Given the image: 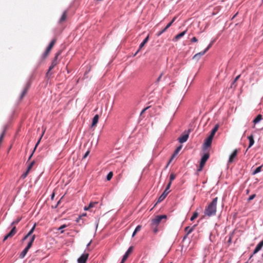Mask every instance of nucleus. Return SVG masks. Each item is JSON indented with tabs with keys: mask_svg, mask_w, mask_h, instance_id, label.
Returning a JSON list of instances; mask_svg holds the SVG:
<instances>
[{
	"mask_svg": "<svg viewBox=\"0 0 263 263\" xmlns=\"http://www.w3.org/2000/svg\"><path fill=\"white\" fill-rule=\"evenodd\" d=\"M29 87V85L27 84V86H26V87L25 88V89L23 90V91L21 94V98H23V97L25 95Z\"/></svg>",
	"mask_w": 263,
	"mask_h": 263,
	"instance_id": "a878e982",
	"label": "nucleus"
},
{
	"mask_svg": "<svg viewBox=\"0 0 263 263\" xmlns=\"http://www.w3.org/2000/svg\"><path fill=\"white\" fill-rule=\"evenodd\" d=\"M132 251H133V247H130L128 249L127 251L125 252L124 255H123V258H122V262H124L126 260V259L128 257V256L130 254V253H131Z\"/></svg>",
	"mask_w": 263,
	"mask_h": 263,
	"instance_id": "9d476101",
	"label": "nucleus"
},
{
	"mask_svg": "<svg viewBox=\"0 0 263 263\" xmlns=\"http://www.w3.org/2000/svg\"><path fill=\"white\" fill-rule=\"evenodd\" d=\"M214 42V41H213L212 42H211V43L208 45V46L205 49V50L204 51H205V53L211 48V47L212 46V45L213 44Z\"/></svg>",
	"mask_w": 263,
	"mask_h": 263,
	"instance_id": "e433bc0d",
	"label": "nucleus"
},
{
	"mask_svg": "<svg viewBox=\"0 0 263 263\" xmlns=\"http://www.w3.org/2000/svg\"><path fill=\"white\" fill-rule=\"evenodd\" d=\"M240 76V75H238V76H237L235 78V80H234V82H236V81H237V80H238V79L239 78Z\"/></svg>",
	"mask_w": 263,
	"mask_h": 263,
	"instance_id": "603ef678",
	"label": "nucleus"
},
{
	"mask_svg": "<svg viewBox=\"0 0 263 263\" xmlns=\"http://www.w3.org/2000/svg\"><path fill=\"white\" fill-rule=\"evenodd\" d=\"M187 235H188L186 234V235L184 237L183 239H185L187 237Z\"/></svg>",
	"mask_w": 263,
	"mask_h": 263,
	"instance_id": "052dcab7",
	"label": "nucleus"
},
{
	"mask_svg": "<svg viewBox=\"0 0 263 263\" xmlns=\"http://www.w3.org/2000/svg\"><path fill=\"white\" fill-rule=\"evenodd\" d=\"M263 247V240H261L257 245V246L256 247V248H255L254 251H253V253L252 255H251L250 256V258H251L253 255L256 254L257 253H258L260 250H261V249H262Z\"/></svg>",
	"mask_w": 263,
	"mask_h": 263,
	"instance_id": "6e6552de",
	"label": "nucleus"
},
{
	"mask_svg": "<svg viewBox=\"0 0 263 263\" xmlns=\"http://www.w3.org/2000/svg\"><path fill=\"white\" fill-rule=\"evenodd\" d=\"M44 133V132L42 133V136H41V137L40 138V139H39V140L37 141V143H36L35 146V147H34V149H33V151L32 152V153H31V155H30V156H29V158H28V160H30V159H31V157L32 156V155H33V152H34V151L35 150V149H36V147L37 146L38 144H39V143H40V141H41V139H42V136H43V135Z\"/></svg>",
	"mask_w": 263,
	"mask_h": 263,
	"instance_id": "412c9836",
	"label": "nucleus"
},
{
	"mask_svg": "<svg viewBox=\"0 0 263 263\" xmlns=\"http://www.w3.org/2000/svg\"><path fill=\"white\" fill-rule=\"evenodd\" d=\"M121 263H124V262H122V260H121Z\"/></svg>",
	"mask_w": 263,
	"mask_h": 263,
	"instance_id": "774afa93",
	"label": "nucleus"
},
{
	"mask_svg": "<svg viewBox=\"0 0 263 263\" xmlns=\"http://www.w3.org/2000/svg\"><path fill=\"white\" fill-rule=\"evenodd\" d=\"M213 138V137L209 136L208 138L205 140V141L204 143V146L205 148H208L211 146Z\"/></svg>",
	"mask_w": 263,
	"mask_h": 263,
	"instance_id": "9b49d317",
	"label": "nucleus"
},
{
	"mask_svg": "<svg viewBox=\"0 0 263 263\" xmlns=\"http://www.w3.org/2000/svg\"><path fill=\"white\" fill-rule=\"evenodd\" d=\"M66 11H65L63 13V14H62V15L61 16V17L60 19V22H62L66 20Z\"/></svg>",
	"mask_w": 263,
	"mask_h": 263,
	"instance_id": "cd10ccee",
	"label": "nucleus"
},
{
	"mask_svg": "<svg viewBox=\"0 0 263 263\" xmlns=\"http://www.w3.org/2000/svg\"><path fill=\"white\" fill-rule=\"evenodd\" d=\"M205 53V51H204L198 52L194 55V56L193 57V59L198 61V60H199L201 56L203 55Z\"/></svg>",
	"mask_w": 263,
	"mask_h": 263,
	"instance_id": "6ab92c4d",
	"label": "nucleus"
},
{
	"mask_svg": "<svg viewBox=\"0 0 263 263\" xmlns=\"http://www.w3.org/2000/svg\"><path fill=\"white\" fill-rule=\"evenodd\" d=\"M233 235V233H232L231 234V235L230 236H229V239H228V242L229 243H230L231 242Z\"/></svg>",
	"mask_w": 263,
	"mask_h": 263,
	"instance_id": "a18cd8bd",
	"label": "nucleus"
},
{
	"mask_svg": "<svg viewBox=\"0 0 263 263\" xmlns=\"http://www.w3.org/2000/svg\"><path fill=\"white\" fill-rule=\"evenodd\" d=\"M181 148H182L181 145H180L178 147H177V148L176 149V150L175 151V152L174 153V156H176L178 154L179 151L181 150Z\"/></svg>",
	"mask_w": 263,
	"mask_h": 263,
	"instance_id": "2f4dec72",
	"label": "nucleus"
},
{
	"mask_svg": "<svg viewBox=\"0 0 263 263\" xmlns=\"http://www.w3.org/2000/svg\"><path fill=\"white\" fill-rule=\"evenodd\" d=\"M35 227H36V223H35L34 224L33 227L31 228V229L29 231V232L27 233V234L26 235H25L24 236V237L23 238V241L26 240L28 237H29L30 235H31V234H32V233L34 231Z\"/></svg>",
	"mask_w": 263,
	"mask_h": 263,
	"instance_id": "f8f14e48",
	"label": "nucleus"
},
{
	"mask_svg": "<svg viewBox=\"0 0 263 263\" xmlns=\"http://www.w3.org/2000/svg\"><path fill=\"white\" fill-rule=\"evenodd\" d=\"M248 139L249 141V145L247 151H248V149L250 148L254 143V137L252 135L249 136L248 137Z\"/></svg>",
	"mask_w": 263,
	"mask_h": 263,
	"instance_id": "ddd939ff",
	"label": "nucleus"
},
{
	"mask_svg": "<svg viewBox=\"0 0 263 263\" xmlns=\"http://www.w3.org/2000/svg\"><path fill=\"white\" fill-rule=\"evenodd\" d=\"M149 106L148 107H145L144 108L141 112V115L143 114L148 108H149Z\"/></svg>",
	"mask_w": 263,
	"mask_h": 263,
	"instance_id": "3c124183",
	"label": "nucleus"
},
{
	"mask_svg": "<svg viewBox=\"0 0 263 263\" xmlns=\"http://www.w3.org/2000/svg\"><path fill=\"white\" fill-rule=\"evenodd\" d=\"M166 216L165 215L157 216L152 221V227H157L163 219H166Z\"/></svg>",
	"mask_w": 263,
	"mask_h": 263,
	"instance_id": "f03ea898",
	"label": "nucleus"
},
{
	"mask_svg": "<svg viewBox=\"0 0 263 263\" xmlns=\"http://www.w3.org/2000/svg\"><path fill=\"white\" fill-rule=\"evenodd\" d=\"M186 32V30H185V31L179 33L178 34H177V35L175 36L173 41H177V40L180 39L181 37H183L185 35Z\"/></svg>",
	"mask_w": 263,
	"mask_h": 263,
	"instance_id": "a211bd4d",
	"label": "nucleus"
},
{
	"mask_svg": "<svg viewBox=\"0 0 263 263\" xmlns=\"http://www.w3.org/2000/svg\"><path fill=\"white\" fill-rule=\"evenodd\" d=\"M175 177H176V175L175 174H174V173L171 174L170 176V181L169 182V183H171V184H172V181L175 179Z\"/></svg>",
	"mask_w": 263,
	"mask_h": 263,
	"instance_id": "c756f323",
	"label": "nucleus"
},
{
	"mask_svg": "<svg viewBox=\"0 0 263 263\" xmlns=\"http://www.w3.org/2000/svg\"><path fill=\"white\" fill-rule=\"evenodd\" d=\"M149 39V36L148 35L143 41V42L140 44L139 47V50H140L142 47L145 45V44L148 42Z\"/></svg>",
	"mask_w": 263,
	"mask_h": 263,
	"instance_id": "aec40b11",
	"label": "nucleus"
},
{
	"mask_svg": "<svg viewBox=\"0 0 263 263\" xmlns=\"http://www.w3.org/2000/svg\"><path fill=\"white\" fill-rule=\"evenodd\" d=\"M58 54H57L55 57L54 60L52 61L51 64L49 67L48 71L46 73L47 77L50 76L51 73H50V71L57 65V57Z\"/></svg>",
	"mask_w": 263,
	"mask_h": 263,
	"instance_id": "39448f33",
	"label": "nucleus"
},
{
	"mask_svg": "<svg viewBox=\"0 0 263 263\" xmlns=\"http://www.w3.org/2000/svg\"><path fill=\"white\" fill-rule=\"evenodd\" d=\"M153 229V232L154 233H157L158 232V229L157 228V227L156 226H154V227H152Z\"/></svg>",
	"mask_w": 263,
	"mask_h": 263,
	"instance_id": "37998d69",
	"label": "nucleus"
},
{
	"mask_svg": "<svg viewBox=\"0 0 263 263\" xmlns=\"http://www.w3.org/2000/svg\"><path fill=\"white\" fill-rule=\"evenodd\" d=\"M99 118V117L98 115H96L93 117L92 121L91 127L95 126L97 125L98 122Z\"/></svg>",
	"mask_w": 263,
	"mask_h": 263,
	"instance_id": "2eb2a0df",
	"label": "nucleus"
},
{
	"mask_svg": "<svg viewBox=\"0 0 263 263\" xmlns=\"http://www.w3.org/2000/svg\"><path fill=\"white\" fill-rule=\"evenodd\" d=\"M194 227L195 226L191 228L189 227H187L185 228V231H187V235H189V234L192 232V231L194 230Z\"/></svg>",
	"mask_w": 263,
	"mask_h": 263,
	"instance_id": "bb28decb",
	"label": "nucleus"
},
{
	"mask_svg": "<svg viewBox=\"0 0 263 263\" xmlns=\"http://www.w3.org/2000/svg\"><path fill=\"white\" fill-rule=\"evenodd\" d=\"M141 226L138 225V226H137L136 229H135L134 232L133 233L132 237H134L136 235V234L141 230Z\"/></svg>",
	"mask_w": 263,
	"mask_h": 263,
	"instance_id": "393cba45",
	"label": "nucleus"
},
{
	"mask_svg": "<svg viewBox=\"0 0 263 263\" xmlns=\"http://www.w3.org/2000/svg\"><path fill=\"white\" fill-rule=\"evenodd\" d=\"M35 235H32L30 241L33 242V241L35 239Z\"/></svg>",
	"mask_w": 263,
	"mask_h": 263,
	"instance_id": "8fccbe9b",
	"label": "nucleus"
},
{
	"mask_svg": "<svg viewBox=\"0 0 263 263\" xmlns=\"http://www.w3.org/2000/svg\"><path fill=\"white\" fill-rule=\"evenodd\" d=\"M29 171H28V170H27L26 172H25V173L24 174V177H26V176L27 175L28 173H29Z\"/></svg>",
	"mask_w": 263,
	"mask_h": 263,
	"instance_id": "864d4df0",
	"label": "nucleus"
},
{
	"mask_svg": "<svg viewBox=\"0 0 263 263\" xmlns=\"http://www.w3.org/2000/svg\"><path fill=\"white\" fill-rule=\"evenodd\" d=\"M67 227L66 224H63L60 227L58 228V230L61 231V233H63L64 232L63 229Z\"/></svg>",
	"mask_w": 263,
	"mask_h": 263,
	"instance_id": "72a5a7b5",
	"label": "nucleus"
},
{
	"mask_svg": "<svg viewBox=\"0 0 263 263\" xmlns=\"http://www.w3.org/2000/svg\"><path fill=\"white\" fill-rule=\"evenodd\" d=\"M262 116L261 115H258L253 120V122L254 124H257L261 120Z\"/></svg>",
	"mask_w": 263,
	"mask_h": 263,
	"instance_id": "5701e85b",
	"label": "nucleus"
},
{
	"mask_svg": "<svg viewBox=\"0 0 263 263\" xmlns=\"http://www.w3.org/2000/svg\"><path fill=\"white\" fill-rule=\"evenodd\" d=\"M88 253H83L78 259V263H86L88 257Z\"/></svg>",
	"mask_w": 263,
	"mask_h": 263,
	"instance_id": "423d86ee",
	"label": "nucleus"
},
{
	"mask_svg": "<svg viewBox=\"0 0 263 263\" xmlns=\"http://www.w3.org/2000/svg\"><path fill=\"white\" fill-rule=\"evenodd\" d=\"M162 76H163V73H161L156 80L157 83H158L160 81V79H161Z\"/></svg>",
	"mask_w": 263,
	"mask_h": 263,
	"instance_id": "79ce46f5",
	"label": "nucleus"
},
{
	"mask_svg": "<svg viewBox=\"0 0 263 263\" xmlns=\"http://www.w3.org/2000/svg\"><path fill=\"white\" fill-rule=\"evenodd\" d=\"M218 198H214L204 210V215L208 217L214 216L216 213Z\"/></svg>",
	"mask_w": 263,
	"mask_h": 263,
	"instance_id": "f257e3e1",
	"label": "nucleus"
},
{
	"mask_svg": "<svg viewBox=\"0 0 263 263\" xmlns=\"http://www.w3.org/2000/svg\"><path fill=\"white\" fill-rule=\"evenodd\" d=\"M176 156H174V153L173 154V155H172L170 161L168 162V164H167V166L166 167H167V166L169 165V164L170 163V162H171V161Z\"/></svg>",
	"mask_w": 263,
	"mask_h": 263,
	"instance_id": "c03bdc74",
	"label": "nucleus"
},
{
	"mask_svg": "<svg viewBox=\"0 0 263 263\" xmlns=\"http://www.w3.org/2000/svg\"><path fill=\"white\" fill-rule=\"evenodd\" d=\"M190 132V130H189L188 133L181 136L180 137H179L178 138V141L180 143H184L185 142H186L187 140L189 137V133Z\"/></svg>",
	"mask_w": 263,
	"mask_h": 263,
	"instance_id": "1a4fd4ad",
	"label": "nucleus"
},
{
	"mask_svg": "<svg viewBox=\"0 0 263 263\" xmlns=\"http://www.w3.org/2000/svg\"><path fill=\"white\" fill-rule=\"evenodd\" d=\"M219 128V125L218 124H216L215 125L214 127L212 129L211 132V134L209 136H210L211 137H214L216 132L217 131L218 129Z\"/></svg>",
	"mask_w": 263,
	"mask_h": 263,
	"instance_id": "f3484780",
	"label": "nucleus"
},
{
	"mask_svg": "<svg viewBox=\"0 0 263 263\" xmlns=\"http://www.w3.org/2000/svg\"><path fill=\"white\" fill-rule=\"evenodd\" d=\"M198 216V213L196 212H195L192 216L191 217V221H193L195 219H196Z\"/></svg>",
	"mask_w": 263,
	"mask_h": 263,
	"instance_id": "c85d7f7f",
	"label": "nucleus"
},
{
	"mask_svg": "<svg viewBox=\"0 0 263 263\" xmlns=\"http://www.w3.org/2000/svg\"><path fill=\"white\" fill-rule=\"evenodd\" d=\"M256 196V195L255 194H253L252 195H251L248 199V200L249 201H251L252 200H253Z\"/></svg>",
	"mask_w": 263,
	"mask_h": 263,
	"instance_id": "a19ab883",
	"label": "nucleus"
},
{
	"mask_svg": "<svg viewBox=\"0 0 263 263\" xmlns=\"http://www.w3.org/2000/svg\"><path fill=\"white\" fill-rule=\"evenodd\" d=\"M34 161H32V162L29 164V165L28 166V167H27L28 171H29L31 169V168H32V166H33V164H34Z\"/></svg>",
	"mask_w": 263,
	"mask_h": 263,
	"instance_id": "58836bf2",
	"label": "nucleus"
},
{
	"mask_svg": "<svg viewBox=\"0 0 263 263\" xmlns=\"http://www.w3.org/2000/svg\"><path fill=\"white\" fill-rule=\"evenodd\" d=\"M170 186H171V183H168V184L167 185L164 191L163 192V193L159 197L157 202H160L165 198L167 195L170 192V191H168V190L170 189Z\"/></svg>",
	"mask_w": 263,
	"mask_h": 263,
	"instance_id": "20e7f679",
	"label": "nucleus"
},
{
	"mask_svg": "<svg viewBox=\"0 0 263 263\" xmlns=\"http://www.w3.org/2000/svg\"><path fill=\"white\" fill-rule=\"evenodd\" d=\"M209 158V154L208 153L204 154L203 156L202 157L200 160L199 167L197 170L198 172H200L202 170L203 167L204 166L206 161L208 160Z\"/></svg>",
	"mask_w": 263,
	"mask_h": 263,
	"instance_id": "7ed1b4c3",
	"label": "nucleus"
},
{
	"mask_svg": "<svg viewBox=\"0 0 263 263\" xmlns=\"http://www.w3.org/2000/svg\"><path fill=\"white\" fill-rule=\"evenodd\" d=\"M16 232V229L15 227H13L11 230L7 234V236L9 238L12 237L14 235Z\"/></svg>",
	"mask_w": 263,
	"mask_h": 263,
	"instance_id": "dca6fc26",
	"label": "nucleus"
},
{
	"mask_svg": "<svg viewBox=\"0 0 263 263\" xmlns=\"http://www.w3.org/2000/svg\"><path fill=\"white\" fill-rule=\"evenodd\" d=\"M91 242V240L87 245V247H88Z\"/></svg>",
	"mask_w": 263,
	"mask_h": 263,
	"instance_id": "bf43d9fd",
	"label": "nucleus"
},
{
	"mask_svg": "<svg viewBox=\"0 0 263 263\" xmlns=\"http://www.w3.org/2000/svg\"><path fill=\"white\" fill-rule=\"evenodd\" d=\"M89 209H90L89 208H88V206H85L84 208V210L86 211V210H88Z\"/></svg>",
	"mask_w": 263,
	"mask_h": 263,
	"instance_id": "13d9d810",
	"label": "nucleus"
},
{
	"mask_svg": "<svg viewBox=\"0 0 263 263\" xmlns=\"http://www.w3.org/2000/svg\"><path fill=\"white\" fill-rule=\"evenodd\" d=\"M29 249H28L27 248H25L23 251L21 252V253L20 254V257L21 258H23L25 255H26L27 253L28 252Z\"/></svg>",
	"mask_w": 263,
	"mask_h": 263,
	"instance_id": "4be33fe9",
	"label": "nucleus"
},
{
	"mask_svg": "<svg viewBox=\"0 0 263 263\" xmlns=\"http://www.w3.org/2000/svg\"><path fill=\"white\" fill-rule=\"evenodd\" d=\"M139 51H140V50H139V49H138L137 51L138 52H139Z\"/></svg>",
	"mask_w": 263,
	"mask_h": 263,
	"instance_id": "338daca9",
	"label": "nucleus"
},
{
	"mask_svg": "<svg viewBox=\"0 0 263 263\" xmlns=\"http://www.w3.org/2000/svg\"><path fill=\"white\" fill-rule=\"evenodd\" d=\"M8 238H9V237L7 236V235H6L4 238V239H3V241H5L6 239H7Z\"/></svg>",
	"mask_w": 263,
	"mask_h": 263,
	"instance_id": "6e6d98bb",
	"label": "nucleus"
},
{
	"mask_svg": "<svg viewBox=\"0 0 263 263\" xmlns=\"http://www.w3.org/2000/svg\"><path fill=\"white\" fill-rule=\"evenodd\" d=\"M60 202V201H58V202L57 203V205L55 206V208H57V206H58V205L59 204Z\"/></svg>",
	"mask_w": 263,
	"mask_h": 263,
	"instance_id": "e2e57ef3",
	"label": "nucleus"
},
{
	"mask_svg": "<svg viewBox=\"0 0 263 263\" xmlns=\"http://www.w3.org/2000/svg\"><path fill=\"white\" fill-rule=\"evenodd\" d=\"M54 196V193H53V194H52V195H51V198H52V199L53 198Z\"/></svg>",
	"mask_w": 263,
	"mask_h": 263,
	"instance_id": "680f3d73",
	"label": "nucleus"
},
{
	"mask_svg": "<svg viewBox=\"0 0 263 263\" xmlns=\"http://www.w3.org/2000/svg\"><path fill=\"white\" fill-rule=\"evenodd\" d=\"M112 176H113V173L111 172H109L106 176L107 180H110L111 179V178L112 177Z\"/></svg>",
	"mask_w": 263,
	"mask_h": 263,
	"instance_id": "f704fd0d",
	"label": "nucleus"
},
{
	"mask_svg": "<svg viewBox=\"0 0 263 263\" xmlns=\"http://www.w3.org/2000/svg\"><path fill=\"white\" fill-rule=\"evenodd\" d=\"M21 220V218H17L15 220L13 221L11 223V226H12L13 225L17 224Z\"/></svg>",
	"mask_w": 263,
	"mask_h": 263,
	"instance_id": "7c9ffc66",
	"label": "nucleus"
},
{
	"mask_svg": "<svg viewBox=\"0 0 263 263\" xmlns=\"http://www.w3.org/2000/svg\"><path fill=\"white\" fill-rule=\"evenodd\" d=\"M167 29V28H166V27H165L163 29H162V30L159 31L157 33V36H159L160 35H161L163 33H164L166 30Z\"/></svg>",
	"mask_w": 263,
	"mask_h": 263,
	"instance_id": "473e14b6",
	"label": "nucleus"
},
{
	"mask_svg": "<svg viewBox=\"0 0 263 263\" xmlns=\"http://www.w3.org/2000/svg\"><path fill=\"white\" fill-rule=\"evenodd\" d=\"M237 154V150L235 149L230 155L229 162L232 163L234 159L236 157Z\"/></svg>",
	"mask_w": 263,
	"mask_h": 263,
	"instance_id": "4468645a",
	"label": "nucleus"
},
{
	"mask_svg": "<svg viewBox=\"0 0 263 263\" xmlns=\"http://www.w3.org/2000/svg\"><path fill=\"white\" fill-rule=\"evenodd\" d=\"M176 18V17H174L173 20H172V21L171 22H170L166 26V28H168L170 27H171V26L172 25V24L174 23V22L175 21Z\"/></svg>",
	"mask_w": 263,
	"mask_h": 263,
	"instance_id": "c9c22d12",
	"label": "nucleus"
},
{
	"mask_svg": "<svg viewBox=\"0 0 263 263\" xmlns=\"http://www.w3.org/2000/svg\"><path fill=\"white\" fill-rule=\"evenodd\" d=\"M98 202H90L88 205V208L91 209V208L93 207L95 204H97Z\"/></svg>",
	"mask_w": 263,
	"mask_h": 263,
	"instance_id": "4c0bfd02",
	"label": "nucleus"
},
{
	"mask_svg": "<svg viewBox=\"0 0 263 263\" xmlns=\"http://www.w3.org/2000/svg\"><path fill=\"white\" fill-rule=\"evenodd\" d=\"M89 151H87L86 152V153L85 154V155H84L83 158L85 159V158H86L87 157V156L89 155Z\"/></svg>",
	"mask_w": 263,
	"mask_h": 263,
	"instance_id": "de8ad7c7",
	"label": "nucleus"
},
{
	"mask_svg": "<svg viewBox=\"0 0 263 263\" xmlns=\"http://www.w3.org/2000/svg\"><path fill=\"white\" fill-rule=\"evenodd\" d=\"M4 135H5V131H4V132H3V133L2 134V135H1V136H0V143L1 142V141H2V139H3V137H4Z\"/></svg>",
	"mask_w": 263,
	"mask_h": 263,
	"instance_id": "49530a36",
	"label": "nucleus"
},
{
	"mask_svg": "<svg viewBox=\"0 0 263 263\" xmlns=\"http://www.w3.org/2000/svg\"><path fill=\"white\" fill-rule=\"evenodd\" d=\"M86 216V214L84 213V214H82L81 216H80L79 218H80L81 217H83V216Z\"/></svg>",
	"mask_w": 263,
	"mask_h": 263,
	"instance_id": "4d7b16f0",
	"label": "nucleus"
},
{
	"mask_svg": "<svg viewBox=\"0 0 263 263\" xmlns=\"http://www.w3.org/2000/svg\"><path fill=\"white\" fill-rule=\"evenodd\" d=\"M32 243L33 242L29 241V242L27 244V246H26V248H27L29 250V249L31 247V246H32Z\"/></svg>",
	"mask_w": 263,
	"mask_h": 263,
	"instance_id": "ea45409f",
	"label": "nucleus"
},
{
	"mask_svg": "<svg viewBox=\"0 0 263 263\" xmlns=\"http://www.w3.org/2000/svg\"><path fill=\"white\" fill-rule=\"evenodd\" d=\"M138 53V52L137 51H136V52L134 54V57L136 56L137 54Z\"/></svg>",
	"mask_w": 263,
	"mask_h": 263,
	"instance_id": "0e129e2a",
	"label": "nucleus"
},
{
	"mask_svg": "<svg viewBox=\"0 0 263 263\" xmlns=\"http://www.w3.org/2000/svg\"><path fill=\"white\" fill-rule=\"evenodd\" d=\"M262 167V165H261L258 167H257L254 171H253V172H252V175H254L259 172H261V168Z\"/></svg>",
	"mask_w": 263,
	"mask_h": 263,
	"instance_id": "b1692460",
	"label": "nucleus"
},
{
	"mask_svg": "<svg viewBox=\"0 0 263 263\" xmlns=\"http://www.w3.org/2000/svg\"><path fill=\"white\" fill-rule=\"evenodd\" d=\"M29 171H28V170H27L26 172H25V173L24 174V177H26V176L27 175L28 173H29Z\"/></svg>",
	"mask_w": 263,
	"mask_h": 263,
	"instance_id": "5fc2aeb1",
	"label": "nucleus"
},
{
	"mask_svg": "<svg viewBox=\"0 0 263 263\" xmlns=\"http://www.w3.org/2000/svg\"><path fill=\"white\" fill-rule=\"evenodd\" d=\"M55 43V40H52L51 42L50 43L49 45H48V47L47 48L45 52H44L43 56L46 57L49 53V51L52 48L53 46Z\"/></svg>",
	"mask_w": 263,
	"mask_h": 263,
	"instance_id": "0eeeda50",
	"label": "nucleus"
},
{
	"mask_svg": "<svg viewBox=\"0 0 263 263\" xmlns=\"http://www.w3.org/2000/svg\"><path fill=\"white\" fill-rule=\"evenodd\" d=\"M191 41L193 42H197L198 41V40L197 39V38L196 37H193L191 39Z\"/></svg>",
	"mask_w": 263,
	"mask_h": 263,
	"instance_id": "09e8293b",
	"label": "nucleus"
},
{
	"mask_svg": "<svg viewBox=\"0 0 263 263\" xmlns=\"http://www.w3.org/2000/svg\"><path fill=\"white\" fill-rule=\"evenodd\" d=\"M98 226V222H97V224H96V228H97Z\"/></svg>",
	"mask_w": 263,
	"mask_h": 263,
	"instance_id": "69168bd1",
	"label": "nucleus"
}]
</instances>
